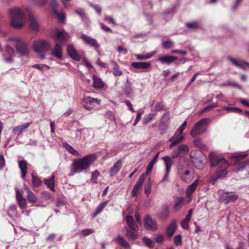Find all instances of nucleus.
<instances>
[{
  "label": "nucleus",
  "mask_w": 249,
  "mask_h": 249,
  "mask_svg": "<svg viewBox=\"0 0 249 249\" xmlns=\"http://www.w3.org/2000/svg\"><path fill=\"white\" fill-rule=\"evenodd\" d=\"M174 243L176 246L181 245L182 244V238L180 234H178L174 237Z\"/></svg>",
  "instance_id": "nucleus-58"
},
{
  "label": "nucleus",
  "mask_w": 249,
  "mask_h": 249,
  "mask_svg": "<svg viewBox=\"0 0 249 249\" xmlns=\"http://www.w3.org/2000/svg\"><path fill=\"white\" fill-rule=\"evenodd\" d=\"M192 209L189 210L188 214L186 217L183 219L181 223V227L184 229H188V223L190 220L192 214Z\"/></svg>",
  "instance_id": "nucleus-29"
},
{
  "label": "nucleus",
  "mask_w": 249,
  "mask_h": 249,
  "mask_svg": "<svg viewBox=\"0 0 249 249\" xmlns=\"http://www.w3.org/2000/svg\"><path fill=\"white\" fill-rule=\"evenodd\" d=\"M126 222L130 230L134 231H138L139 227L136 224L134 218L131 215H127L126 216Z\"/></svg>",
  "instance_id": "nucleus-23"
},
{
  "label": "nucleus",
  "mask_w": 249,
  "mask_h": 249,
  "mask_svg": "<svg viewBox=\"0 0 249 249\" xmlns=\"http://www.w3.org/2000/svg\"><path fill=\"white\" fill-rule=\"evenodd\" d=\"M100 102V100L88 96L85 97L83 100V106L87 110L91 111L93 110L95 104L98 105Z\"/></svg>",
  "instance_id": "nucleus-10"
},
{
  "label": "nucleus",
  "mask_w": 249,
  "mask_h": 249,
  "mask_svg": "<svg viewBox=\"0 0 249 249\" xmlns=\"http://www.w3.org/2000/svg\"><path fill=\"white\" fill-rule=\"evenodd\" d=\"M168 125L164 121H160V134H163L165 133L166 130L168 128Z\"/></svg>",
  "instance_id": "nucleus-47"
},
{
  "label": "nucleus",
  "mask_w": 249,
  "mask_h": 249,
  "mask_svg": "<svg viewBox=\"0 0 249 249\" xmlns=\"http://www.w3.org/2000/svg\"><path fill=\"white\" fill-rule=\"evenodd\" d=\"M93 83L92 87L97 89H101L104 87V83L101 79L98 77L96 75H93L92 76Z\"/></svg>",
  "instance_id": "nucleus-28"
},
{
  "label": "nucleus",
  "mask_w": 249,
  "mask_h": 249,
  "mask_svg": "<svg viewBox=\"0 0 249 249\" xmlns=\"http://www.w3.org/2000/svg\"><path fill=\"white\" fill-rule=\"evenodd\" d=\"M107 203V201L104 202L100 203L96 209L95 213L92 214V217H95L99 213H101L102 210L106 207Z\"/></svg>",
  "instance_id": "nucleus-40"
},
{
  "label": "nucleus",
  "mask_w": 249,
  "mask_h": 249,
  "mask_svg": "<svg viewBox=\"0 0 249 249\" xmlns=\"http://www.w3.org/2000/svg\"><path fill=\"white\" fill-rule=\"evenodd\" d=\"M142 241L144 243V244L149 248H152L154 247L155 243L154 242L151 240L150 238H148L146 236L143 237L142 239Z\"/></svg>",
  "instance_id": "nucleus-43"
},
{
  "label": "nucleus",
  "mask_w": 249,
  "mask_h": 249,
  "mask_svg": "<svg viewBox=\"0 0 249 249\" xmlns=\"http://www.w3.org/2000/svg\"><path fill=\"white\" fill-rule=\"evenodd\" d=\"M67 52L69 56L73 60L76 61H80L81 58V56L78 53L74 46L70 44L67 46Z\"/></svg>",
  "instance_id": "nucleus-13"
},
{
  "label": "nucleus",
  "mask_w": 249,
  "mask_h": 249,
  "mask_svg": "<svg viewBox=\"0 0 249 249\" xmlns=\"http://www.w3.org/2000/svg\"><path fill=\"white\" fill-rule=\"evenodd\" d=\"M63 147L70 153L74 155V156H78L79 153L76 150H75L71 145L69 144L68 143H63Z\"/></svg>",
  "instance_id": "nucleus-38"
},
{
  "label": "nucleus",
  "mask_w": 249,
  "mask_h": 249,
  "mask_svg": "<svg viewBox=\"0 0 249 249\" xmlns=\"http://www.w3.org/2000/svg\"><path fill=\"white\" fill-rule=\"evenodd\" d=\"M198 185V180H195L193 183L189 186L186 190V195H191L195 191L197 186Z\"/></svg>",
  "instance_id": "nucleus-37"
},
{
  "label": "nucleus",
  "mask_w": 249,
  "mask_h": 249,
  "mask_svg": "<svg viewBox=\"0 0 249 249\" xmlns=\"http://www.w3.org/2000/svg\"><path fill=\"white\" fill-rule=\"evenodd\" d=\"M228 59L231 62L232 65L236 67L240 68L243 70L246 69V68L245 67L246 61L240 59H234L231 56L228 57Z\"/></svg>",
  "instance_id": "nucleus-24"
},
{
  "label": "nucleus",
  "mask_w": 249,
  "mask_h": 249,
  "mask_svg": "<svg viewBox=\"0 0 249 249\" xmlns=\"http://www.w3.org/2000/svg\"><path fill=\"white\" fill-rule=\"evenodd\" d=\"M210 121L211 119L209 118H204L200 119L193 126L190 132L191 135L193 137H196L197 135L204 133L206 129L203 128V126Z\"/></svg>",
  "instance_id": "nucleus-5"
},
{
  "label": "nucleus",
  "mask_w": 249,
  "mask_h": 249,
  "mask_svg": "<svg viewBox=\"0 0 249 249\" xmlns=\"http://www.w3.org/2000/svg\"><path fill=\"white\" fill-rule=\"evenodd\" d=\"M169 120H170L169 113L168 112H166L163 115V116L161 118V121H164V122H165L166 124H168L169 123Z\"/></svg>",
  "instance_id": "nucleus-61"
},
{
  "label": "nucleus",
  "mask_w": 249,
  "mask_h": 249,
  "mask_svg": "<svg viewBox=\"0 0 249 249\" xmlns=\"http://www.w3.org/2000/svg\"><path fill=\"white\" fill-rule=\"evenodd\" d=\"M59 43H56L54 48L52 50V54L59 59L62 57V47Z\"/></svg>",
  "instance_id": "nucleus-21"
},
{
  "label": "nucleus",
  "mask_w": 249,
  "mask_h": 249,
  "mask_svg": "<svg viewBox=\"0 0 249 249\" xmlns=\"http://www.w3.org/2000/svg\"><path fill=\"white\" fill-rule=\"evenodd\" d=\"M144 226L146 230L152 231H157L158 229V224L155 219L149 215L145 216Z\"/></svg>",
  "instance_id": "nucleus-9"
},
{
  "label": "nucleus",
  "mask_w": 249,
  "mask_h": 249,
  "mask_svg": "<svg viewBox=\"0 0 249 249\" xmlns=\"http://www.w3.org/2000/svg\"><path fill=\"white\" fill-rule=\"evenodd\" d=\"M238 197V196L231 192H226L220 195V198L222 200L226 201V203L230 202H233Z\"/></svg>",
  "instance_id": "nucleus-17"
},
{
  "label": "nucleus",
  "mask_w": 249,
  "mask_h": 249,
  "mask_svg": "<svg viewBox=\"0 0 249 249\" xmlns=\"http://www.w3.org/2000/svg\"><path fill=\"white\" fill-rule=\"evenodd\" d=\"M18 166L21 171V177L24 179L27 174V163L24 160L18 161Z\"/></svg>",
  "instance_id": "nucleus-25"
},
{
  "label": "nucleus",
  "mask_w": 249,
  "mask_h": 249,
  "mask_svg": "<svg viewBox=\"0 0 249 249\" xmlns=\"http://www.w3.org/2000/svg\"><path fill=\"white\" fill-rule=\"evenodd\" d=\"M32 182L35 187H38L41 185L42 181L39 178L34 174H32Z\"/></svg>",
  "instance_id": "nucleus-39"
},
{
  "label": "nucleus",
  "mask_w": 249,
  "mask_h": 249,
  "mask_svg": "<svg viewBox=\"0 0 249 249\" xmlns=\"http://www.w3.org/2000/svg\"><path fill=\"white\" fill-rule=\"evenodd\" d=\"M177 60V57L174 56L162 55L157 59L162 64H170Z\"/></svg>",
  "instance_id": "nucleus-18"
},
{
  "label": "nucleus",
  "mask_w": 249,
  "mask_h": 249,
  "mask_svg": "<svg viewBox=\"0 0 249 249\" xmlns=\"http://www.w3.org/2000/svg\"><path fill=\"white\" fill-rule=\"evenodd\" d=\"M131 66L136 69L145 70L149 69L151 64L149 62H134L131 63Z\"/></svg>",
  "instance_id": "nucleus-19"
},
{
  "label": "nucleus",
  "mask_w": 249,
  "mask_h": 249,
  "mask_svg": "<svg viewBox=\"0 0 249 249\" xmlns=\"http://www.w3.org/2000/svg\"><path fill=\"white\" fill-rule=\"evenodd\" d=\"M151 186H152V183L150 182V180H149L147 184L145 185V188H144V192L146 195L148 196L149 194L151 193Z\"/></svg>",
  "instance_id": "nucleus-54"
},
{
  "label": "nucleus",
  "mask_w": 249,
  "mask_h": 249,
  "mask_svg": "<svg viewBox=\"0 0 249 249\" xmlns=\"http://www.w3.org/2000/svg\"><path fill=\"white\" fill-rule=\"evenodd\" d=\"M154 238L156 242L160 244L164 240V236L161 233H158L155 235Z\"/></svg>",
  "instance_id": "nucleus-53"
},
{
  "label": "nucleus",
  "mask_w": 249,
  "mask_h": 249,
  "mask_svg": "<svg viewBox=\"0 0 249 249\" xmlns=\"http://www.w3.org/2000/svg\"><path fill=\"white\" fill-rule=\"evenodd\" d=\"M190 158L196 168L199 170L203 168L207 159L201 151L194 150L191 151L190 153Z\"/></svg>",
  "instance_id": "nucleus-4"
},
{
  "label": "nucleus",
  "mask_w": 249,
  "mask_h": 249,
  "mask_svg": "<svg viewBox=\"0 0 249 249\" xmlns=\"http://www.w3.org/2000/svg\"><path fill=\"white\" fill-rule=\"evenodd\" d=\"M155 109L156 110L160 111L166 109L165 106L162 103L157 102L155 104Z\"/></svg>",
  "instance_id": "nucleus-50"
},
{
  "label": "nucleus",
  "mask_w": 249,
  "mask_h": 249,
  "mask_svg": "<svg viewBox=\"0 0 249 249\" xmlns=\"http://www.w3.org/2000/svg\"><path fill=\"white\" fill-rule=\"evenodd\" d=\"M16 199L19 207L22 210L27 208V200L24 197L18 189L16 190Z\"/></svg>",
  "instance_id": "nucleus-15"
},
{
  "label": "nucleus",
  "mask_w": 249,
  "mask_h": 249,
  "mask_svg": "<svg viewBox=\"0 0 249 249\" xmlns=\"http://www.w3.org/2000/svg\"><path fill=\"white\" fill-rule=\"evenodd\" d=\"M31 123H26L23 124L16 126L13 129L12 133L14 135L19 136L27 128L29 127Z\"/></svg>",
  "instance_id": "nucleus-20"
},
{
  "label": "nucleus",
  "mask_w": 249,
  "mask_h": 249,
  "mask_svg": "<svg viewBox=\"0 0 249 249\" xmlns=\"http://www.w3.org/2000/svg\"><path fill=\"white\" fill-rule=\"evenodd\" d=\"M116 242L124 249H128L130 248L129 243L121 235H118L116 239Z\"/></svg>",
  "instance_id": "nucleus-34"
},
{
  "label": "nucleus",
  "mask_w": 249,
  "mask_h": 249,
  "mask_svg": "<svg viewBox=\"0 0 249 249\" xmlns=\"http://www.w3.org/2000/svg\"><path fill=\"white\" fill-rule=\"evenodd\" d=\"M41 197L45 200H48L51 198V195L48 191H44L41 194Z\"/></svg>",
  "instance_id": "nucleus-59"
},
{
  "label": "nucleus",
  "mask_w": 249,
  "mask_h": 249,
  "mask_svg": "<svg viewBox=\"0 0 249 249\" xmlns=\"http://www.w3.org/2000/svg\"><path fill=\"white\" fill-rule=\"evenodd\" d=\"M248 155V154L246 152H236L232 154L231 158L235 159L234 160L235 163L237 162V161L240 160L245 158Z\"/></svg>",
  "instance_id": "nucleus-32"
},
{
  "label": "nucleus",
  "mask_w": 249,
  "mask_h": 249,
  "mask_svg": "<svg viewBox=\"0 0 249 249\" xmlns=\"http://www.w3.org/2000/svg\"><path fill=\"white\" fill-rule=\"evenodd\" d=\"M30 26L33 30H36L38 29L39 25L37 19L32 16H30Z\"/></svg>",
  "instance_id": "nucleus-41"
},
{
  "label": "nucleus",
  "mask_w": 249,
  "mask_h": 249,
  "mask_svg": "<svg viewBox=\"0 0 249 249\" xmlns=\"http://www.w3.org/2000/svg\"><path fill=\"white\" fill-rule=\"evenodd\" d=\"M209 159L211 167L218 166L215 173L212 175L209 179L210 182L212 185H214L218 179L225 177L228 174L227 169L229 166V163L226 159L212 155H210Z\"/></svg>",
  "instance_id": "nucleus-1"
},
{
  "label": "nucleus",
  "mask_w": 249,
  "mask_h": 249,
  "mask_svg": "<svg viewBox=\"0 0 249 249\" xmlns=\"http://www.w3.org/2000/svg\"><path fill=\"white\" fill-rule=\"evenodd\" d=\"M15 48L17 53L19 54V57H26L29 56L30 49L29 45L25 42H18V44H16Z\"/></svg>",
  "instance_id": "nucleus-8"
},
{
  "label": "nucleus",
  "mask_w": 249,
  "mask_h": 249,
  "mask_svg": "<svg viewBox=\"0 0 249 249\" xmlns=\"http://www.w3.org/2000/svg\"><path fill=\"white\" fill-rule=\"evenodd\" d=\"M166 167L165 172L169 173L171 167L173 164V161L170 157L165 156L162 158Z\"/></svg>",
  "instance_id": "nucleus-36"
},
{
  "label": "nucleus",
  "mask_w": 249,
  "mask_h": 249,
  "mask_svg": "<svg viewBox=\"0 0 249 249\" xmlns=\"http://www.w3.org/2000/svg\"><path fill=\"white\" fill-rule=\"evenodd\" d=\"M99 176V172L97 170H95L91 174V178L90 181L93 183H97V178Z\"/></svg>",
  "instance_id": "nucleus-51"
},
{
  "label": "nucleus",
  "mask_w": 249,
  "mask_h": 249,
  "mask_svg": "<svg viewBox=\"0 0 249 249\" xmlns=\"http://www.w3.org/2000/svg\"><path fill=\"white\" fill-rule=\"evenodd\" d=\"M53 14L57 17L60 22H63L65 20V16L63 13H59L56 11V12H53Z\"/></svg>",
  "instance_id": "nucleus-56"
},
{
  "label": "nucleus",
  "mask_w": 249,
  "mask_h": 249,
  "mask_svg": "<svg viewBox=\"0 0 249 249\" xmlns=\"http://www.w3.org/2000/svg\"><path fill=\"white\" fill-rule=\"evenodd\" d=\"M50 6L52 8L53 13L56 12V11H57L58 3L56 0H51Z\"/></svg>",
  "instance_id": "nucleus-57"
},
{
  "label": "nucleus",
  "mask_w": 249,
  "mask_h": 249,
  "mask_svg": "<svg viewBox=\"0 0 249 249\" xmlns=\"http://www.w3.org/2000/svg\"><path fill=\"white\" fill-rule=\"evenodd\" d=\"M184 139V137L183 136H180L178 139H176L174 140V141L170 142L171 143L169 145V148L170 149L172 148L176 145L178 144V143H180L182 141H183Z\"/></svg>",
  "instance_id": "nucleus-46"
},
{
  "label": "nucleus",
  "mask_w": 249,
  "mask_h": 249,
  "mask_svg": "<svg viewBox=\"0 0 249 249\" xmlns=\"http://www.w3.org/2000/svg\"><path fill=\"white\" fill-rule=\"evenodd\" d=\"M81 38L87 45L94 47L95 48H98L99 47V44L97 43L96 39H95L93 38H92L86 35L82 34L81 35Z\"/></svg>",
  "instance_id": "nucleus-14"
},
{
  "label": "nucleus",
  "mask_w": 249,
  "mask_h": 249,
  "mask_svg": "<svg viewBox=\"0 0 249 249\" xmlns=\"http://www.w3.org/2000/svg\"><path fill=\"white\" fill-rule=\"evenodd\" d=\"M155 115V114L149 113L148 115L145 116L143 119V124H147V123H148L154 118Z\"/></svg>",
  "instance_id": "nucleus-49"
},
{
  "label": "nucleus",
  "mask_w": 249,
  "mask_h": 249,
  "mask_svg": "<svg viewBox=\"0 0 249 249\" xmlns=\"http://www.w3.org/2000/svg\"><path fill=\"white\" fill-rule=\"evenodd\" d=\"M5 51L8 56H6L5 53L2 54L4 61L7 63H12L15 56V51L14 49L9 45H7L5 47Z\"/></svg>",
  "instance_id": "nucleus-12"
},
{
  "label": "nucleus",
  "mask_w": 249,
  "mask_h": 249,
  "mask_svg": "<svg viewBox=\"0 0 249 249\" xmlns=\"http://www.w3.org/2000/svg\"><path fill=\"white\" fill-rule=\"evenodd\" d=\"M169 214L168 207L167 206H164L163 211L160 213V217L162 219H166L168 217Z\"/></svg>",
  "instance_id": "nucleus-45"
},
{
  "label": "nucleus",
  "mask_w": 249,
  "mask_h": 249,
  "mask_svg": "<svg viewBox=\"0 0 249 249\" xmlns=\"http://www.w3.org/2000/svg\"><path fill=\"white\" fill-rule=\"evenodd\" d=\"M125 236L129 241H134L138 238V235L134 231H132L127 228H125Z\"/></svg>",
  "instance_id": "nucleus-27"
},
{
  "label": "nucleus",
  "mask_w": 249,
  "mask_h": 249,
  "mask_svg": "<svg viewBox=\"0 0 249 249\" xmlns=\"http://www.w3.org/2000/svg\"><path fill=\"white\" fill-rule=\"evenodd\" d=\"M178 175L182 180L187 183L190 182L194 177V172L191 168L178 173Z\"/></svg>",
  "instance_id": "nucleus-11"
},
{
  "label": "nucleus",
  "mask_w": 249,
  "mask_h": 249,
  "mask_svg": "<svg viewBox=\"0 0 249 249\" xmlns=\"http://www.w3.org/2000/svg\"><path fill=\"white\" fill-rule=\"evenodd\" d=\"M27 198L29 202L31 204H35L37 201V197L32 192L27 194Z\"/></svg>",
  "instance_id": "nucleus-42"
},
{
  "label": "nucleus",
  "mask_w": 249,
  "mask_h": 249,
  "mask_svg": "<svg viewBox=\"0 0 249 249\" xmlns=\"http://www.w3.org/2000/svg\"><path fill=\"white\" fill-rule=\"evenodd\" d=\"M52 37L56 43H59L61 45L67 43L69 39V36L65 30L60 31L57 28L53 30Z\"/></svg>",
  "instance_id": "nucleus-6"
},
{
  "label": "nucleus",
  "mask_w": 249,
  "mask_h": 249,
  "mask_svg": "<svg viewBox=\"0 0 249 249\" xmlns=\"http://www.w3.org/2000/svg\"><path fill=\"white\" fill-rule=\"evenodd\" d=\"M194 144L195 146L200 148L201 150H204L206 146L202 143V142L200 139H196L194 141Z\"/></svg>",
  "instance_id": "nucleus-48"
},
{
  "label": "nucleus",
  "mask_w": 249,
  "mask_h": 249,
  "mask_svg": "<svg viewBox=\"0 0 249 249\" xmlns=\"http://www.w3.org/2000/svg\"><path fill=\"white\" fill-rule=\"evenodd\" d=\"M162 46L165 49H169L173 47V43L172 41L167 40L162 43Z\"/></svg>",
  "instance_id": "nucleus-60"
},
{
  "label": "nucleus",
  "mask_w": 249,
  "mask_h": 249,
  "mask_svg": "<svg viewBox=\"0 0 249 249\" xmlns=\"http://www.w3.org/2000/svg\"><path fill=\"white\" fill-rule=\"evenodd\" d=\"M186 26L188 29H196L199 27V24L197 22H192L186 23Z\"/></svg>",
  "instance_id": "nucleus-55"
},
{
  "label": "nucleus",
  "mask_w": 249,
  "mask_h": 249,
  "mask_svg": "<svg viewBox=\"0 0 249 249\" xmlns=\"http://www.w3.org/2000/svg\"><path fill=\"white\" fill-rule=\"evenodd\" d=\"M94 232V230L92 229H86L83 230H82L81 231V235L83 236H88L91 233Z\"/></svg>",
  "instance_id": "nucleus-52"
},
{
  "label": "nucleus",
  "mask_w": 249,
  "mask_h": 249,
  "mask_svg": "<svg viewBox=\"0 0 249 249\" xmlns=\"http://www.w3.org/2000/svg\"><path fill=\"white\" fill-rule=\"evenodd\" d=\"M96 158V155L92 154L74 160L71 165L73 172L79 173L87 170L94 162Z\"/></svg>",
  "instance_id": "nucleus-2"
},
{
  "label": "nucleus",
  "mask_w": 249,
  "mask_h": 249,
  "mask_svg": "<svg viewBox=\"0 0 249 249\" xmlns=\"http://www.w3.org/2000/svg\"><path fill=\"white\" fill-rule=\"evenodd\" d=\"M45 184L52 191H55L54 176H52L50 178L44 179Z\"/></svg>",
  "instance_id": "nucleus-35"
},
{
  "label": "nucleus",
  "mask_w": 249,
  "mask_h": 249,
  "mask_svg": "<svg viewBox=\"0 0 249 249\" xmlns=\"http://www.w3.org/2000/svg\"><path fill=\"white\" fill-rule=\"evenodd\" d=\"M187 125V121H185L183 122L182 124L179 127V128L177 130L180 133H182L184 130L185 129Z\"/></svg>",
  "instance_id": "nucleus-64"
},
{
  "label": "nucleus",
  "mask_w": 249,
  "mask_h": 249,
  "mask_svg": "<svg viewBox=\"0 0 249 249\" xmlns=\"http://www.w3.org/2000/svg\"><path fill=\"white\" fill-rule=\"evenodd\" d=\"M183 199L181 197H178L176 199V202L174 206V210L178 211L181 207Z\"/></svg>",
  "instance_id": "nucleus-44"
},
{
  "label": "nucleus",
  "mask_w": 249,
  "mask_h": 249,
  "mask_svg": "<svg viewBox=\"0 0 249 249\" xmlns=\"http://www.w3.org/2000/svg\"><path fill=\"white\" fill-rule=\"evenodd\" d=\"M191 168L190 162L185 159L179 160L178 163V174Z\"/></svg>",
  "instance_id": "nucleus-16"
},
{
  "label": "nucleus",
  "mask_w": 249,
  "mask_h": 249,
  "mask_svg": "<svg viewBox=\"0 0 249 249\" xmlns=\"http://www.w3.org/2000/svg\"><path fill=\"white\" fill-rule=\"evenodd\" d=\"M189 151V147L186 144L180 145L177 149L173 151L174 157H178L181 154L186 153Z\"/></svg>",
  "instance_id": "nucleus-26"
},
{
  "label": "nucleus",
  "mask_w": 249,
  "mask_h": 249,
  "mask_svg": "<svg viewBox=\"0 0 249 249\" xmlns=\"http://www.w3.org/2000/svg\"><path fill=\"white\" fill-rule=\"evenodd\" d=\"M126 83L127 85L124 88V92L127 97L132 98L133 97L132 87L128 79L126 81Z\"/></svg>",
  "instance_id": "nucleus-31"
},
{
  "label": "nucleus",
  "mask_w": 249,
  "mask_h": 249,
  "mask_svg": "<svg viewBox=\"0 0 249 249\" xmlns=\"http://www.w3.org/2000/svg\"><path fill=\"white\" fill-rule=\"evenodd\" d=\"M159 152L157 153L156 155L154 157L152 160L150 161L146 167V170L145 174L148 175L152 170L154 165L156 162L157 159L159 157Z\"/></svg>",
  "instance_id": "nucleus-33"
},
{
  "label": "nucleus",
  "mask_w": 249,
  "mask_h": 249,
  "mask_svg": "<svg viewBox=\"0 0 249 249\" xmlns=\"http://www.w3.org/2000/svg\"><path fill=\"white\" fill-rule=\"evenodd\" d=\"M177 228V222L175 220H173L170 225L166 229L167 235L170 237L173 236Z\"/></svg>",
  "instance_id": "nucleus-30"
},
{
  "label": "nucleus",
  "mask_w": 249,
  "mask_h": 249,
  "mask_svg": "<svg viewBox=\"0 0 249 249\" xmlns=\"http://www.w3.org/2000/svg\"><path fill=\"white\" fill-rule=\"evenodd\" d=\"M33 50L37 53H44L51 50V45L46 40H38L34 42Z\"/></svg>",
  "instance_id": "nucleus-7"
},
{
  "label": "nucleus",
  "mask_w": 249,
  "mask_h": 249,
  "mask_svg": "<svg viewBox=\"0 0 249 249\" xmlns=\"http://www.w3.org/2000/svg\"><path fill=\"white\" fill-rule=\"evenodd\" d=\"M122 166V161L118 160L113 165L109 171V176L111 177H114L120 170Z\"/></svg>",
  "instance_id": "nucleus-22"
},
{
  "label": "nucleus",
  "mask_w": 249,
  "mask_h": 249,
  "mask_svg": "<svg viewBox=\"0 0 249 249\" xmlns=\"http://www.w3.org/2000/svg\"><path fill=\"white\" fill-rule=\"evenodd\" d=\"M9 12L11 18V26L17 29L22 28L25 18L24 12L20 8L15 7L10 9Z\"/></svg>",
  "instance_id": "nucleus-3"
},
{
  "label": "nucleus",
  "mask_w": 249,
  "mask_h": 249,
  "mask_svg": "<svg viewBox=\"0 0 249 249\" xmlns=\"http://www.w3.org/2000/svg\"><path fill=\"white\" fill-rule=\"evenodd\" d=\"M104 115L105 117L107 119H112L114 118L113 113L110 110H107V111H106Z\"/></svg>",
  "instance_id": "nucleus-63"
},
{
  "label": "nucleus",
  "mask_w": 249,
  "mask_h": 249,
  "mask_svg": "<svg viewBox=\"0 0 249 249\" xmlns=\"http://www.w3.org/2000/svg\"><path fill=\"white\" fill-rule=\"evenodd\" d=\"M144 181V174L142 175L138 180H137L136 185H138L140 187L142 186Z\"/></svg>",
  "instance_id": "nucleus-62"
}]
</instances>
